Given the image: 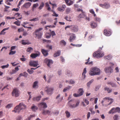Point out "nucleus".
Here are the masks:
<instances>
[{
  "label": "nucleus",
  "mask_w": 120,
  "mask_h": 120,
  "mask_svg": "<svg viewBox=\"0 0 120 120\" xmlns=\"http://www.w3.org/2000/svg\"><path fill=\"white\" fill-rule=\"evenodd\" d=\"M101 70L99 68L97 67H94L90 68L89 74L91 76L96 75H99L100 74Z\"/></svg>",
  "instance_id": "nucleus-1"
},
{
  "label": "nucleus",
  "mask_w": 120,
  "mask_h": 120,
  "mask_svg": "<svg viewBox=\"0 0 120 120\" xmlns=\"http://www.w3.org/2000/svg\"><path fill=\"white\" fill-rule=\"evenodd\" d=\"M42 29V28H40L36 30L33 32V34L35 38L38 39L41 38L43 34V32L41 30Z\"/></svg>",
  "instance_id": "nucleus-2"
},
{
  "label": "nucleus",
  "mask_w": 120,
  "mask_h": 120,
  "mask_svg": "<svg viewBox=\"0 0 120 120\" xmlns=\"http://www.w3.org/2000/svg\"><path fill=\"white\" fill-rule=\"evenodd\" d=\"M26 108V106L23 103H20L19 105H17L15 108V110L12 111L15 112H19L20 111L23 109Z\"/></svg>",
  "instance_id": "nucleus-3"
},
{
  "label": "nucleus",
  "mask_w": 120,
  "mask_h": 120,
  "mask_svg": "<svg viewBox=\"0 0 120 120\" xmlns=\"http://www.w3.org/2000/svg\"><path fill=\"white\" fill-rule=\"evenodd\" d=\"M104 55L103 53L100 51H97L95 52L93 54V56L97 58L101 57Z\"/></svg>",
  "instance_id": "nucleus-4"
},
{
  "label": "nucleus",
  "mask_w": 120,
  "mask_h": 120,
  "mask_svg": "<svg viewBox=\"0 0 120 120\" xmlns=\"http://www.w3.org/2000/svg\"><path fill=\"white\" fill-rule=\"evenodd\" d=\"M72 101V100H71L69 101L68 102V104L69 105V107L72 108H75L77 106H78L80 103V102L79 101H78L76 102V103L75 104H73L74 102H72L71 103V102Z\"/></svg>",
  "instance_id": "nucleus-5"
},
{
  "label": "nucleus",
  "mask_w": 120,
  "mask_h": 120,
  "mask_svg": "<svg viewBox=\"0 0 120 120\" xmlns=\"http://www.w3.org/2000/svg\"><path fill=\"white\" fill-rule=\"evenodd\" d=\"M12 95L13 96L15 97H17L19 96V93L18 90L17 88L14 89L12 92Z\"/></svg>",
  "instance_id": "nucleus-6"
},
{
  "label": "nucleus",
  "mask_w": 120,
  "mask_h": 120,
  "mask_svg": "<svg viewBox=\"0 0 120 120\" xmlns=\"http://www.w3.org/2000/svg\"><path fill=\"white\" fill-rule=\"evenodd\" d=\"M44 62V63L47 64L48 66L49 67H50V65L53 63V62L52 60L49 59L47 58H45Z\"/></svg>",
  "instance_id": "nucleus-7"
},
{
  "label": "nucleus",
  "mask_w": 120,
  "mask_h": 120,
  "mask_svg": "<svg viewBox=\"0 0 120 120\" xmlns=\"http://www.w3.org/2000/svg\"><path fill=\"white\" fill-rule=\"evenodd\" d=\"M29 65L31 66L36 67L38 65V61H30L29 62Z\"/></svg>",
  "instance_id": "nucleus-8"
},
{
  "label": "nucleus",
  "mask_w": 120,
  "mask_h": 120,
  "mask_svg": "<svg viewBox=\"0 0 120 120\" xmlns=\"http://www.w3.org/2000/svg\"><path fill=\"white\" fill-rule=\"evenodd\" d=\"M99 5L100 7L105 9L108 8L110 7L109 4L108 3H105L103 4H100Z\"/></svg>",
  "instance_id": "nucleus-9"
},
{
  "label": "nucleus",
  "mask_w": 120,
  "mask_h": 120,
  "mask_svg": "<svg viewBox=\"0 0 120 120\" xmlns=\"http://www.w3.org/2000/svg\"><path fill=\"white\" fill-rule=\"evenodd\" d=\"M46 90L48 94H52L53 90V88L49 87H46Z\"/></svg>",
  "instance_id": "nucleus-10"
},
{
  "label": "nucleus",
  "mask_w": 120,
  "mask_h": 120,
  "mask_svg": "<svg viewBox=\"0 0 120 120\" xmlns=\"http://www.w3.org/2000/svg\"><path fill=\"white\" fill-rule=\"evenodd\" d=\"M111 34V32L110 30L106 29L104 31V34L106 36H109Z\"/></svg>",
  "instance_id": "nucleus-11"
},
{
  "label": "nucleus",
  "mask_w": 120,
  "mask_h": 120,
  "mask_svg": "<svg viewBox=\"0 0 120 120\" xmlns=\"http://www.w3.org/2000/svg\"><path fill=\"white\" fill-rule=\"evenodd\" d=\"M71 30L74 32H77L78 31V27L76 26L72 25Z\"/></svg>",
  "instance_id": "nucleus-12"
},
{
  "label": "nucleus",
  "mask_w": 120,
  "mask_h": 120,
  "mask_svg": "<svg viewBox=\"0 0 120 120\" xmlns=\"http://www.w3.org/2000/svg\"><path fill=\"white\" fill-rule=\"evenodd\" d=\"M103 100L104 101H107L108 102H110L109 103V105H110L113 101V99L110 98L109 97H105L103 98Z\"/></svg>",
  "instance_id": "nucleus-13"
},
{
  "label": "nucleus",
  "mask_w": 120,
  "mask_h": 120,
  "mask_svg": "<svg viewBox=\"0 0 120 120\" xmlns=\"http://www.w3.org/2000/svg\"><path fill=\"white\" fill-rule=\"evenodd\" d=\"M90 25L91 28H96L97 26V24L94 21H92L90 23Z\"/></svg>",
  "instance_id": "nucleus-14"
},
{
  "label": "nucleus",
  "mask_w": 120,
  "mask_h": 120,
  "mask_svg": "<svg viewBox=\"0 0 120 120\" xmlns=\"http://www.w3.org/2000/svg\"><path fill=\"white\" fill-rule=\"evenodd\" d=\"M76 38L75 34H71L69 39V41L70 42H72L73 40H75Z\"/></svg>",
  "instance_id": "nucleus-15"
},
{
  "label": "nucleus",
  "mask_w": 120,
  "mask_h": 120,
  "mask_svg": "<svg viewBox=\"0 0 120 120\" xmlns=\"http://www.w3.org/2000/svg\"><path fill=\"white\" fill-rule=\"evenodd\" d=\"M39 107H43L44 109L47 107V105L45 103L42 102L40 103L39 104Z\"/></svg>",
  "instance_id": "nucleus-16"
},
{
  "label": "nucleus",
  "mask_w": 120,
  "mask_h": 120,
  "mask_svg": "<svg viewBox=\"0 0 120 120\" xmlns=\"http://www.w3.org/2000/svg\"><path fill=\"white\" fill-rule=\"evenodd\" d=\"M31 4L30 2H28L26 3L23 5L22 7L26 8H27L30 6Z\"/></svg>",
  "instance_id": "nucleus-17"
},
{
  "label": "nucleus",
  "mask_w": 120,
  "mask_h": 120,
  "mask_svg": "<svg viewBox=\"0 0 120 120\" xmlns=\"http://www.w3.org/2000/svg\"><path fill=\"white\" fill-rule=\"evenodd\" d=\"M105 72L106 73L110 72L111 73L112 72L113 70L110 67H108L106 68L105 69Z\"/></svg>",
  "instance_id": "nucleus-18"
},
{
  "label": "nucleus",
  "mask_w": 120,
  "mask_h": 120,
  "mask_svg": "<svg viewBox=\"0 0 120 120\" xmlns=\"http://www.w3.org/2000/svg\"><path fill=\"white\" fill-rule=\"evenodd\" d=\"M41 52L45 56H46L48 55V53L47 50L42 49H41Z\"/></svg>",
  "instance_id": "nucleus-19"
},
{
  "label": "nucleus",
  "mask_w": 120,
  "mask_h": 120,
  "mask_svg": "<svg viewBox=\"0 0 120 120\" xmlns=\"http://www.w3.org/2000/svg\"><path fill=\"white\" fill-rule=\"evenodd\" d=\"M86 72V68H85L83 70V72L82 74V79H84L86 77L85 74Z\"/></svg>",
  "instance_id": "nucleus-20"
},
{
  "label": "nucleus",
  "mask_w": 120,
  "mask_h": 120,
  "mask_svg": "<svg viewBox=\"0 0 120 120\" xmlns=\"http://www.w3.org/2000/svg\"><path fill=\"white\" fill-rule=\"evenodd\" d=\"M51 112L49 111L48 110H43L42 112V114L44 115H46V114L49 115Z\"/></svg>",
  "instance_id": "nucleus-21"
},
{
  "label": "nucleus",
  "mask_w": 120,
  "mask_h": 120,
  "mask_svg": "<svg viewBox=\"0 0 120 120\" xmlns=\"http://www.w3.org/2000/svg\"><path fill=\"white\" fill-rule=\"evenodd\" d=\"M78 91L79 92V94L80 96L82 95L84 92L82 88H80L79 89Z\"/></svg>",
  "instance_id": "nucleus-22"
},
{
  "label": "nucleus",
  "mask_w": 120,
  "mask_h": 120,
  "mask_svg": "<svg viewBox=\"0 0 120 120\" xmlns=\"http://www.w3.org/2000/svg\"><path fill=\"white\" fill-rule=\"evenodd\" d=\"M38 82L35 81L34 82L33 85V87L34 88H38Z\"/></svg>",
  "instance_id": "nucleus-23"
},
{
  "label": "nucleus",
  "mask_w": 120,
  "mask_h": 120,
  "mask_svg": "<svg viewBox=\"0 0 120 120\" xmlns=\"http://www.w3.org/2000/svg\"><path fill=\"white\" fill-rule=\"evenodd\" d=\"M9 29V27H8L7 28H5L3 29V30L1 31V32L0 33V35L5 34L6 33L5 32H4V31H5L6 30H8Z\"/></svg>",
  "instance_id": "nucleus-24"
},
{
  "label": "nucleus",
  "mask_w": 120,
  "mask_h": 120,
  "mask_svg": "<svg viewBox=\"0 0 120 120\" xmlns=\"http://www.w3.org/2000/svg\"><path fill=\"white\" fill-rule=\"evenodd\" d=\"M41 98V96H38L36 97H34L33 98V100L34 101H39L40 100Z\"/></svg>",
  "instance_id": "nucleus-25"
},
{
  "label": "nucleus",
  "mask_w": 120,
  "mask_h": 120,
  "mask_svg": "<svg viewBox=\"0 0 120 120\" xmlns=\"http://www.w3.org/2000/svg\"><path fill=\"white\" fill-rule=\"evenodd\" d=\"M116 112L115 108H113L111 109L110 111L109 112V114H113Z\"/></svg>",
  "instance_id": "nucleus-26"
},
{
  "label": "nucleus",
  "mask_w": 120,
  "mask_h": 120,
  "mask_svg": "<svg viewBox=\"0 0 120 120\" xmlns=\"http://www.w3.org/2000/svg\"><path fill=\"white\" fill-rule=\"evenodd\" d=\"M60 50H58L57 52L55 53L54 55V56L55 57L59 56L60 55Z\"/></svg>",
  "instance_id": "nucleus-27"
},
{
  "label": "nucleus",
  "mask_w": 120,
  "mask_h": 120,
  "mask_svg": "<svg viewBox=\"0 0 120 120\" xmlns=\"http://www.w3.org/2000/svg\"><path fill=\"white\" fill-rule=\"evenodd\" d=\"M104 90L105 91L106 90L109 93H110L112 91V90L111 89L107 87H105L104 88Z\"/></svg>",
  "instance_id": "nucleus-28"
},
{
  "label": "nucleus",
  "mask_w": 120,
  "mask_h": 120,
  "mask_svg": "<svg viewBox=\"0 0 120 120\" xmlns=\"http://www.w3.org/2000/svg\"><path fill=\"white\" fill-rule=\"evenodd\" d=\"M38 55L37 53H32L30 55V56L33 58H35L37 57Z\"/></svg>",
  "instance_id": "nucleus-29"
},
{
  "label": "nucleus",
  "mask_w": 120,
  "mask_h": 120,
  "mask_svg": "<svg viewBox=\"0 0 120 120\" xmlns=\"http://www.w3.org/2000/svg\"><path fill=\"white\" fill-rule=\"evenodd\" d=\"M86 15H85V12L84 13H82L80 14L78 16V17L81 18H83L86 17Z\"/></svg>",
  "instance_id": "nucleus-30"
},
{
  "label": "nucleus",
  "mask_w": 120,
  "mask_h": 120,
  "mask_svg": "<svg viewBox=\"0 0 120 120\" xmlns=\"http://www.w3.org/2000/svg\"><path fill=\"white\" fill-rule=\"evenodd\" d=\"M71 88V86H68L65 87L63 90L64 92H66V91L68 90Z\"/></svg>",
  "instance_id": "nucleus-31"
},
{
  "label": "nucleus",
  "mask_w": 120,
  "mask_h": 120,
  "mask_svg": "<svg viewBox=\"0 0 120 120\" xmlns=\"http://www.w3.org/2000/svg\"><path fill=\"white\" fill-rule=\"evenodd\" d=\"M104 58L105 60H110L111 58V56L110 55H108L107 56H105L104 57Z\"/></svg>",
  "instance_id": "nucleus-32"
},
{
  "label": "nucleus",
  "mask_w": 120,
  "mask_h": 120,
  "mask_svg": "<svg viewBox=\"0 0 120 120\" xmlns=\"http://www.w3.org/2000/svg\"><path fill=\"white\" fill-rule=\"evenodd\" d=\"M67 118H69L70 116L71 115L70 113L68 111H66L65 112Z\"/></svg>",
  "instance_id": "nucleus-33"
},
{
  "label": "nucleus",
  "mask_w": 120,
  "mask_h": 120,
  "mask_svg": "<svg viewBox=\"0 0 120 120\" xmlns=\"http://www.w3.org/2000/svg\"><path fill=\"white\" fill-rule=\"evenodd\" d=\"M44 3L43 2H42L40 6L39 7V9L40 10L41 9L44 7Z\"/></svg>",
  "instance_id": "nucleus-34"
},
{
  "label": "nucleus",
  "mask_w": 120,
  "mask_h": 120,
  "mask_svg": "<svg viewBox=\"0 0 120 120\" xmlns=\"http://www.w3.org/2000/svg\"><path fill=\"white\" fill-rule=\"evenodd\" d=\"M31 109L33 111H35L36 110L38 109V108L36 106H32Z\"/></svg>",
  "instance_id": "nucleus-35"
},
{
  "label": "nucleus",
  "mask_w": 120,
  "mask_h": 120,
  "mask_svg": "<svg viewBox=\"0 0 120 120\" xmlns=\"http://www.w3.org/2000/svg\"><path fill=\"white\" fill-rule=\"evenodd\" d=\"M94 81V80L93 79H92L90 81L87 83V85L88 87H90V86L91 83L93 82Z\"/></svg>",
  "instance_id": "nucleus-36"
},
{
  "label": "nucleus",
  "mask_w": 120,
  "mask_h": 120,
  "mask_svg": "<svg viewBox=\"0 0 120 120\" xmlns=\"http://www.w3.org/2000/svg\"><path fill=\"white\" fill-rule=\"evenodd\" d=\"M33 50V48L32 47H29L26 50V51L30 53Z\"/></svg>",
  "instance_id": "nucleus-37"
},
{
  "label": "nucleus",
  "mask_w": 120,
  "mask_h": 120,
  "mask_svg": "<svg viewBox=\"0 0 120 120\" xmlns=\"http://www.w3.org/2000/svg\"><path fill=\"white\" fill-rule=\"evenodd\" d=\"M14 23L17 25L18 26H19L20 25V22L19 21H16L14 22Z\"/></svg>",
  "instance_id": "nucleus-38"
},
{
  "label": "nucleus",
  "mask_w": 120,
  "mask_h": 120,
  "mask_svg": "<svg viewBox=\"0 0 120 120\" xmlns=\"http://www.w3.org/2000/svg\"><path fill=\"white\" fill-rule=\"evenodd\" d=\"M39 20V19L38 17H37L36 18H34L33 19L29 20L30 21H38Z\"/></svg>",
  "instance_id": "nucleus-39"
},
{
  "label": "nucleus",
  "mask_w": 120,
  "mask_h": 120,
  "mask_svg": "<svg viewBox=\"0 0 120 120\" xmlns=\"http://www.w3.org/2000/svg\"><path fill=\"white\" fill-rule=\"evenodd\" d=\"M60 44H62L64 45H65L66 44V42L64 40H61L60 42Z\"/></svg>",
  "instance_id": "nucleus-40"
},
{
  "label": "nucleus",
  "mask_w": 120,
  "mask_h": 120,
  "mask_svg": "<svg viewBox=\"0 0 120 120\" xmlns=\"http://www.w3.org/2000/svg\"><path fill=\"white\" fill-rule=\"evenodd\" d=\"M13 104H8L5 107L6 108H9L11 107L12 106Z\"/></svg>",
  "instance_id": "nucleus-41"
},
{
  "label": "nucleus",
  "mask_w": 120,
  "mask_h": 120,
  "mask_svg": "<svg viewBox=\"0 0 120 120\" xmlns=\"http://www.w3.org/2000/svg\"><path fill=\"white\" fill-rule=\"evenodd\" d=\"M68 82L69 84H73L75 83V82L73 80L71 79Z\"/></svg>",
  "instance_id": "nucleus-42"
},
{
  "label": "nucleus",
  "mask_w": 120,
  "mask_h": 120,
  "mask_svg": "<svg viewBox=\"0 0 120 120\" xmlns=\"http://www.w3.org/2000/svg\"><path fill=\"white\" fill-rule=\"evenodd\" d=\"M115 109L116 112L119 113L120 112V108L119 107H117L115 108Z\"/></svg>",
  "instance_id": "nucleus-43"
},
{
  "label": "nucleus",
  "mask_w": 120,
  "mask_h": 120,
  "mask_svg": "<svg viewBox=\"0 0 120 120\" xmlns=\"http://www.w3.org/2000/svg\"><path fill=\"white\" fill-rule=\"evenodd\" d=\"M114 120H118V116L117 115H115L113 117Z\"/></svg>",
  "instance_id": "nucleus-44"
},
{
  "label": "nucleus",
  "mask_w": 120,
  "mask_h": 120,
  "mask_svg": "<svg viewBox=\"0 0 120 120\" xmlns=\"http://www.w3.org/2000/svg\"><path fill=\"white\" fill-rule=\"evenodd\" d=\"M51 31V30H50V31L51 32V35H52L53 36L56 35V34L54 31Z\"/></svg>",
  "instance_id": "nucleus-45"
},
{
  "label": "nucleus",
  "mask_w": 120,
  "mask_h": 120,
  "mask_svg": "<svg viewBox=\"0 0 120 120\" xmlns=\"http://www.w3.org/2000/svg\"><path fill=\"white\" fill-rule=\"evenodd\" d=\"M27 71L30 74H32L34 72L33 70H30L29 69H28L27 70Z\"/></svg>",
  "instance_id": "nucleus-46"
},
{
  "label": "nucleus",
  "mask_w": 120,
  "mask_h": 120,
  "mask_svg": "<svg viewBox=\"0 0 120 120\" xmlns=\"http://www.w3.org/2000/svg\"><path fill=\"white\" fill-rule=\"evenodd\" d=\"M100 87V86H98L95 87V91H98L99 88Z\"/></svg>",
  "instance_id": "nucleus-47"
},
{
  "label": "nucleus",
  "mask_w": 120,
  "mask_h": 120,
  "mask_svg": "<svg viewBox=\"0 0 120 120\" xmlns=\"http://www.w3.org/2000/svg\"><path fill=\"white\" fill-rule=\"evenodd\" d=\"M16 53V51H11L9 52V55H13L15 54Z\"/></svg>",
  "instance_id": "nucleus-48"
},
{
  "label": "nucleus",
  "mask_w": 120,
  "mask_h": 120,
  "mask_svg": "<svg viewBox=\"0 0 120 120\" xmlns=\"http://www.w3.org/2000/svg\"><path fill=\"white\" fill-rule=\"evenodd\" d=\"M9 64H8L6 65H3L1 67V68L2 69H4L5 68H7L8 67Z\"/></svg>",
  "instance_id": "nucleus-49"
},
{
  "label": "nucleus",
  "mask_w": 120,
  "mask_h": 120,
  "mask_svg": "<svg viewBox=\"0 0 120 120\" xmlns=\"http://www.w3.org/2000/svg\"><path fill=\"white\" fill-rule=\"evenodd\" d=\"M58 10L60 11H63L64 10V9L62 7H61L58 8Z\"/></svg>",
  "instance_id": "nucleus-50"
},
{
  "label": "nucleus",
  "mask_w": 120,
  "mask_h": 120,
  "mask_svg": "<svg viewBox=\"0 0 120 120\" xmlns=\"http://www.w3.org/2000/svg\"><path fill=\"white\" fill-rule=\"evenodd\" d=\"M38 3H36V4H34L33 6V8H36L37 6H38Z\"/></svg>",
  "instance_id": "nucleus-51"
},
{
  "label": "nucleus",
  "mask_w": 120,
  "mask_h": 120,
  "mask_svg": "<svg viewBox=\"0 0 120 120\" xmlns=\"http://www.w3.org/2000/svg\"><path fill=\"white\" fill-rule=\"evenodd\" d=\"M22 44L23 45H26L28 44L27 43L25 42L24 41V40H22Z\"/></svg>",
  "instance_id": "nucleus-52"
},
{
  "label": "nucleus",
  "mask_w": 120,
  "mask_h": 120,
  "mask_svg": "<svg viewBox=\"0 0 120 120\" xmlns=\"http://www.w3.org/2000/svg\"><path fill=\"white\" fill-rule=\"evenodd\" d=\"M73 96L75 97H78L80 96L79 94H77L76 93H75L73 94Z\"/></svg>",
  "instance_id": "nucleus-53"
},
{
  "label": "nucleus",
  "mask_w": 120,
  "mask_h": 120,
  "mask_svg": "<svg viewBox=\"0 0 120 120\" xmlns=\"http://www.w3.org/2000/svg\"><path fill=\"white\" fill-rule=\"evenodd\" d=\"M66 74L67 75L69 76H71L72 75V74L71 73V72L69 71H68V72Z\"/></svg>",
  "instance_id": "nucleus-54"
},
{
  "label": "nucleus",
  "mask_w": 120,
  "mask_h": 120,
  "mask_svg": "<svg viewBox=\"0 0 120 120\" xmlns=\"http://www.w3.org/2000/svg\"><path fill=\"white\" fill-rule=\"evenodd\" d=\"M70 10L69 8H68L66 10V12L67 14L70 11Z\"/></svg>",
  "instance_id": "nucleus-55"
},
{
  "label": "nucleus",
  "mask_w": 120,
  "mask_h": 120,
  "mask_svg": "<svg viewBox=\"0 0 120 120\" xmlns=\"http://www.w3.org/2000/svg\"><path fill=\"white\" fill-rule=\"evenodd\" d=\"M73 2L72 1H70L69 3H68V6L70 5L73 4Z\"/></svg>",
  "instance_id": "nucleus-56"
},
{
  "label": "nucleus",
  "mask_w": 120,
  "mask_h": 120,
  "mask_svg": "<svg viewBox=\"0 0 120 120\" xmlns=\"http://www.w3.org/2000/svg\"><path fill=\"white\" fill-rule=\"evenodd\" d=\"M46 47L47 48H49L50 49H52V45H48L46 46Z\"/></svg>",
  "instance_id": "nucleus-57"
},
{
  "label": "nucleus",
  "mask_w": 120,
  "mask_h": 120,
  "mask_svg": "<svg viewBox=\"0 0 120 120\" xmlns=\"http://www.w3.org/2000/svg\"><path fill=\"white\" fill-rule=\"evenodd\" d=\"M90 112H88L87 113V118L88 119L90 116Z\"/></svg>",
  "instance_id": "nucleus-58"
},
{
  "label": "nucleus",
  "mask_w": 120,
  "mask_h": 120,
  "mask_svg": "<svg viewBox=\"0 0 120 120\" xmlns=\"http://www.w3.org/2000/svg\"><path fill=\"white\" fill-rule=\"evenodd\" d=\"M84 101L86 104L87 105H88L89 104V101L86 99H84Z\"/></svg>",
  "instance_id": "nucleus-59"
},
{
  "label": "nucleus",
  "mask_w": 120,
  "mask_h": 120,
  "mask_svg": "<svg viewBox=\"0 0 120 120\" xmlns=\"http://www.w3.org/2000/svg\"><path fill=\"white\" fill-rule=\"evenodd\" d=\"M22 119V117L20 116H18L16 118V120H21Z\"/></svg>",
  "instance_id": "nucleus-60"
},
{
  "label": "nucleus",
  "mask_w": 120,
  "mask_h": 120,
  "mask_svg": "<svg viewBox=\"0 0 120 120\" xmlns=\"http://www.w3.org/2000/svg\"><path fill=\"white\" fill-rule=\"evenodd\" d=\"M23 76L25 77H27L28 75L27 74L26 72H24L23 73Z\"/></svg>",
  "instance_id": "nucleus-61"
},
{
  "label": "nucleus",
  "mask_w": 120,
  "mask_h": 120,
  "mask_svg": "<svg viewBox=\"0 0 120 120\" xmlns=\"http://www.w3.org/2000/svg\"><path fill=\"white\" fill-rule=\"evenodd\" d=\"M28 34L27 32L26 31H24L23 32L22 35L24 36H26Z\"/></svg>",
  "instance_id": "nucleus-62"
},
{
  "label": "nucleus",
  "mask_w": 120,
  "mask_h": 120,
  "mask_svg": "<svg viewBox=\"0 0 120 120\" xmlns=\"http://www.w3.org/2000/svg\"><path fill=\"white\" fill-rule=\"evenodd\" d=\"M52 15L55 17H57L58 16V15L56 14L54 11H53V14Z\"/></svg>",
  "instance_id": "nucleus-63"
},
{
  "label": "nucleus",
  "mask_w": 120,
  "mask_h": 120,
  "mask_svg": "<svg viewBox=\"0 0 120 120\" xmlns=\"http://www.w3.org/2000/svg\"><path fill=\"white\" fill-rule=\"evenodd\" d=\"M20 14L19 13H16L15 15V16L16 17H20Z\"/></svg>",
  "instance_id": "nucleus-64"
}]
</instances>
